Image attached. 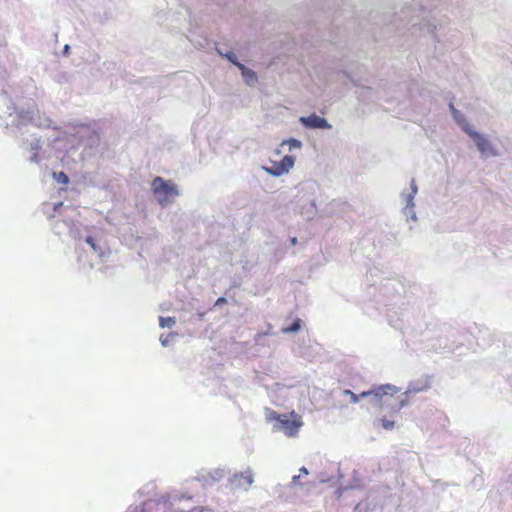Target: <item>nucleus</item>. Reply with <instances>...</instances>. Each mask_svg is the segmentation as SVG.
Here are the masks:
<instances>
[{
    "instance_id": "1",
    "label": "nucleus",
    "mask_w": 512,
    "mask_h": 512,
    "mask_svg": "<svg viewBox=\"0 0 512 512\" xmlns=\"http://www.w3.org/2000/svg\"><path fill=\"white\" fill-rule=\"evenodd\" d=\"M30 125L39 128L58 129V125L51 118L39 115L34 102L27 103L26 106L14 107L6 118V127L12 129L16 136H23L27 133Z\"/></svg>"
},
{
    "instance_id": "2",
    "label": "nucleus",
    "mask_w": 512,
    "mask_h": 512,
    "mask_svg": "<svg viewBox=\"0 0 512 512\" xmlns=\"http://www.w3.org/2000/svg\"><path fill=\"white\" fill-rule=\"evenodd\" d=\"M270 414L273 415L274 419L272 430L274 432H283L287 437H295L303 426L301 417L294 413L286 415L276 414V412L271 411Z\"/></svg>"
},
{
    "instance_id": "3",
    "label": "nucleus",
    "mask_w": 512,
    "mask_h": 512,
    "mask_svg": "<svg viewBox=\"0 0 512 512\" xmlns=\"http://www.w3.org/2000/svg\"><path fill=\"white\" fill-rule=\"evenodd\" d=\"M463 131L472 138L482 157L487 158L498 156L496 148L491 144L485 135L474 130L469 124H465L463 126Z\"/></svg>"
},
{
    "instance_id": "4",
    "label": "nucleus",
    "mask_w": 512,
    "mask_h": 512,
    "mask_svg": "<svg viewBox=\"0 0 512 512\" xmlns=\"http://www.w3.org/2000/svg\"><path fill=\"white\" fill-rule=\"evenodd\" d=\"M152 190L157 198V201L165 206L167 200L172 195H178L177 188L168 181L161 177H156L152 182Z\"/></svg>"
},
{
    "instance_id": "5",
    "label": "nucleus",
    "mask_w": 512,
    "mask_h": 512,
    "mask_svg": "<svg viewBox=\"0 0 512 512\" xmlns=\"http://www.w3.org/2000/svg\"><path fill=\"white\" fill-rule=\"evenodd\" d=\"M399 392V388L392 384H384L371 388L370 390L361 392V396L370 398V403L374 406H380L383 396L393 395Z\"/></svg>"
},
{
    "instance_id": "6",
    "label": "nucleus",
    "mask_w": 512,
    "mask_h": 512,
    "mask_svg": "<svg viewBox=\"0 0 512 512\" xmlns=\"http://www.w3.org/2000/svg\"><path fill=\"white\" fill-rule=\"evenodd\" d=\"M183 496H179V494H166L161 496L158 501L157 505L162 506L163 509H167L170 512H204L203 508H193L189 510H185V507H181L179 504L182 501Z\"/></svg>"
},
{
    "instance_id": "7",
    "label": "nucleus",
    "mask_w": 512,
    "mask_h": 512,
    "mask_svg": "<svg viewBox=\"0 0 512 512\" xmlns=\"http://www.w3.org/2000/svg\"><path fill=\"white\" fill-rule=\"evenodd\" d=\"M228 482L233 490L248 491L254 482V473L251 468L243 472H235L228 478Z\"/></svg>"
},
{
    "instance_id": "8",
    "label": "nucleus",
    "mask_w": 512,
    "mask_h": 512,
    "mask_svg": "<svg viewBox=\"0 0 512 512\" xmlns=\"http://www.w3.org/2000/svg\"><path fill=\"white\" fill-rule=\"evenodd\" d=\"M299 122L307 129H330L332 127L324 117L318 116L315 113L300 117Z\"/></svg>"
},
{
    "instance_id": "9",
    "label": "nucleus",
    "mask_w": 512,
    "mask_h": 512,
    "mask_svg": "<svg viewBox=\"0 0 512 512\" xmlns=\"http://www.w3.org/2000/svg\"><path fill=\"white\" fill-rule=\"evenodd\" d=\"M23 144L27 145L33 154L28 158L30 162L38 161L37 151L41 148V140L38 136H31V139H23Z\"/></svg>"
},
{
    "instance_id": "10",
    "label": "nucleus",
    "mask_w": 512,
    "mask_h": 512,
    "mask_svg": "<svg viewBox=\"0 0 512 512\" xmlns=\"http://www.w3.org/2000/svg\"><path fill=\"white\" fill-rule=\"evenodd\" d=\"M417 192H418V187L416 185L415 180L412 179L410 182V191L409 192L404 191L401 193V198H402L403 202L405 203L404 207L415 206L414 198H415Z\"/></svg>"
},
{
    "instance_id": "11",
    "label": "nucleus",
    "mask_w": 512,
    "mask_h": 512,
    "mask_svg": "<svg viewBox=\"0 0 512 512\" xmlns=\"http://www.w3.org/2000/svg\"><path fill=\"white\" fill-rule=\"evenodd\" d=\"M236 67L241 71L242 77L247 85L253 86L257 82V75L253 70L247 68L240 62L236 64Z\"/></svg>"
},
{
    "instance_id": "12",
    "label": "nucleus",
    "mask_w": 512,
    "mask_h": 512,
    "mask_svg": "<svg viewBox=\"0 0 512 512\" xmlns=\"http://www.w3.org/2000/svg\"><path fill=\"white\" fill-rule=\"evenodd\" d=\"M295 158L291 155H285L281 161L278 163L280 167V171L275 172V174H286L289 170L294 166Z\"/></svg>"
},
{
    "instance_id": "13",
    "label": "nucleus",
    "mask_w": 512,
    "mask_h": 512,
    "mask_svg": "<svg viewBox=\"0 0 512 512\" xmlns=\"http://www.w3.org/2000/svg\"><path fill=\"white\" fill-rule=\"evenodd\" d=\"M216 51L221 57L227 59L230 63H232L235 66L239 62L234 52L229 50L226 46H217Z\"/></svg>"
},
{
    "instance_id": "14",
    "label": "nucleus",
    "mask_w": 512,
    "mask_h": 512,
    "mask_svg": "<svg viewBox=\"0 0 512 512\" xmlns=\"http://www.w3.org/2000/svg\"><path fill=\"white\" fill-rule=\"evenodd\" d=\"M449 108L451 110L454 120L463 129V126L465 124H468L465 119V116L459 110H457L452 103L449 104Z\"/></svg>"
},
{
    "instance_id": "15",
    "label": "nucleus",
    "mask_w": 512,
    "mask_h": 512,
    "mask_svg": "<svg viewBox=\"0 0 512 512\" xmlns=\"http://www.w3.org/2000/svg\"><path fill=\"white\" fill-rule=\"evenodd\" d=\"M301 326L302 320L300 318H295L289 326L283 327L281 331L284 334L296 333L301 329Z\"/></svg>"
},
{
    "instance_id": "16",
    "label": "nucleus",
    "mask_w": 512,
    "mask_h": 512,
    "mask_svg": "<svg viewBox=\"0 0 512 512\" xmlns=\"http://www.w3.org/2000/svg\"><path fill=\"white\" fill-rule=\"evenodd\" d=\"M282 146L288 145L289 151H293L294 149H300L302 147V142L295 138H290L287 140H284L281 143Z\"/></svg>"
},
{
    "instance_id": "17",
    "label": "nucleus",
    "mask_w": 512,
    "mask_h": 512,
    "mask_svg": "<svg viewBox=\"0 0 512 512\" xmlns=\"http://www.w3.org/2000/svg\"><path fill=\"white\" fill-rule=\"evenodd\" d=\"M89 136L87 141L83 142L86 146L93 147L96 146L99 142V136L96 132L87 130Z\"/></svg>"
},
{
    "instance_id": "18",
    "label": "nucleus",
    "mask_w": 512,
    "mask_h": 512,
    "mask_svg": "<svg viewBox=\"0 0 512 512\" xmlns=\"http://www.w3.org/2000/svg\"><path fill=\"white\" fill-rule=\"evenodd\" d=\"M176 320L174 317H159V326L161 328H171L175 325Z\"/></svg>"
},
{
    "instance_id": "19",
    "label": "nucleus",
    "mask_w": 512,
    "mask_h": 512,
    "mask_svg": "<svg viewBox=\"0 0 512 512\" xmlns=\"http://www.w3.org/2000/svg\"><path fill=\"white\" fill-rule=\"evenodd\" d=\"M85 242L91 246L94 252L98 253L99 257L104 256V252L101 250V248L96 244L94 238L92 236H87L85 238Z\"/></svg>"
},
{
    "instance_id": "20",
    "label": "nucleus",
    "mask_w": 512,
    "mask_h": 512,
    "mask_svg": "<svg viewBox=\"0 0 512 512\" xmlns=\"http://www.w3.org/2000/svg\"><path fill=\"white\" fill-rule=\"evenodd\" d=\"M417 390L416 389H413V392H416ZM412 392L411 389H408L405 393H403V396L404 398L400 400V402L398 403L397 407L394 408V411L395 412H398L400 411L402 408L406 407L408 405V395Z\"/></svg>"
},
{
    "instance_id": "21",
    "label": "nucleus",
    "mask_w": 512,
    "mask_h": 512,
    "mask_svg": "<svg viewBox=\"0 0 512 512\" xmlns=\"http://www.w3.org/2000/svg\"><path fill=\"white\" fill-rule=\"evenodd\" d=\"M402 212L406 216L407 219H411L413 221L417 220L415 206L404 207Z\"/></svg>"
},
{
    "instance_id": "22",
    "label": "nucleus",
    "mask_w": 512,
    "mask_h": 512,
    "mask_svg": "<svg viewBox=\"0 0 512 512\" xmlns=\"http://www.w3.org/2000/svg\"><path fill=\"white\" fill-rule=\"evenodd\" d=\"M53 178L61 184H67L69 182V177L64 172H53Z\"/></svg>"
},
{
    "instance_id": "23",
    "label": "nucleus",
    "mask_w": 512,
    "mask_h": 512,
    "mask_svg": "<svg viewBox=\"0 0 512 512\" xmlns=\"http://www.w3.org/2000/svg\"><path fill=\"white\" fill-rule=\"evenodd\" d=\"M345 395H349L350 398H351V402L356 404L358 403L361 399L365 398V396H361V393L360 394H355L354 392H352L351 390H344L343 392Z\"/></svg>"
},
{
    "instance_id": "24",
    "label": "nucleus",
    "mask_w": 512,
    "mask_h": 512,
    "mask_svg": "<svg viewBox=\"0 0 512 512\" xmlns=\"http://www.w3.org/2000/svg\"><path fill=\"white\" fill-rule=\"evenodd\" d=\"M210 475L214 482H218L225 477V471L223 469H216Z\"/></svg>"
},
{
    "instance_id": "25",
    "label": "nucleus",
    "mask_w": 512,
    "mask_h": 512,
    "mask_svg": "<svg viewBox=\"0 0 512 512\" xmlns=\"http://www.w3.org/2000/svg\"><path fill=\"white\" fill-rule=\"evenodd\" d=\"M264 171L267 172L268 174L274 176V177H280L282 176L283 174H275V172L277 171H280V167L278 164L274 165L273 167L269 168V167H263Z\"/></svg>"
},
{
    "instance_id": "26",
    "label": "nucleus",
    "mask_w": 512,
    "mask_h": 512,
    "mask_svg": "<svg viewBox=\"0 0 512 512\" xmlns=\"http://www.w3.org/2000/svg\"><path fill=\"white\" fill-rule=\"evenodd\" d=\"M381 426L385 429V430H392L395 426V422L392 421V420H388V419H382L381 420Z\"/></svg>"
},
{
    "instance_id": "27",
    "label": "nucleus",
    "mask_w": 512,
    "mask_h": 512,
    "mask_svg": "<svg viewBox=\"0 0 512 512\" xmlns=\"http://www.w3.org/2000/svg\"><path fill=\"white\" fill-rule=\"evenodd\" d=\"M152 504V501L144 502L143 506H136L128 512H145L144 506Z\"/></svg>"
},
{
    "instance_id": "28",
    "label": "nucleus",
    "mask_w": 512,
    "mask_h": 512,
    "mask_svg": "<svg viewBox=\"0 0 512 512\" xmlns=\"http://www.w3.org/2000/svg\"><path fill=\"white\" fill-rule=\"evenodd\" d=\"M299 479H300V475L293 476L289 486L290 487H295V486L301 485L300 482H299Z\"/></svg>"
},
{
    "instance_id": "29",
    "label": "nucleus",
    "mask_w": 512,
    "mask_h": 512,
    "mask_svg": "<svg viewBox=\"0 0 512 512\" xmlns=\"http://www.w3.org/2000/svg\"><path fill=\"white\" fill-rule=\"evenodd\" d=\"M299 472H300V474H299V475H300V477H301L302 475H308V474H309L308 470H307V469H306V467H304V466H303V467H301V468L299 469Z\"/></svg>"
},
{
    "instance_id": "30",
    "label": "nucleus",
    "mask_w": 512,
    "mask_h": 512,
    "mask_svg": "<svg viewBox=\"0 0 512 512\" xmlns=\"http://www.w3.org/2000/svg\"><path fill=\"white\" fill-rule=\"evenodd\" d=\"M226 298L225 297H219L216 301V305H221L223 303H226Z\"/></svg>"
},
{
    "instance_id": "31",
    "label": "nucleus",
    "mask_w": 512,
    "mask_h": 512,
    "mask_svg": "<svg viewBox=\"0 0 512 512\" xmlns=\"http://www.w3.org/2000/svg\"><path fill=\"white\" fill-rule=\"evenodd\" d=\"M69 49H70V46H69L68 44H66V45L64 46V48H63V53H64V54H68Z\"/></svg>"
},
{
    "instance_id": "32",
    "label": "nucleus",
    "mask_w": 512,
    "mask_h": 512,
    "mask_svg": "<svg viewBox=\"0 0 512 512\" xmlns=\"http://www.w3.org/2000/svg\"><path fill=\"white\" fill-rule=\"evenodd\" d=\"M160 341H161V344L163 346H167L168 345V340L167 339H163L162 337H160Z\"/></svg>"
},
{
    "instance_id": "33",
    "label": "nucleus",
    "mask_w": 512,
    "mask_h": 512,
    "mask_svg": "<svg viewBox=\"0 0 512 512\" xmlns=\"http://www.w3.org/2000/svg\"><path fill=\"white\" fill-rule=\"evenodd\" d=\"M319 480H320V482H322V483H326V482H328V481H329V479H328V478H324V477H320V478H319Z\"/></svg>"
},
{
    "instance_id": "34",
    "label": "nucleus",
    "mask_w": 512,
    "mask_h": 512,
    "mask_svg": "<svg viewBox=\"0 0 512 512\" xmlns=\"http://www.w3.org/2000/svg\"><path fill=\"white\" fill-rule=\"evenodd\" d=\"M63 205V202H59L58 204L55 205V210L58 208V206H62Z\"/></svg>"
},
{
    "instance_id": "35",
    "label": "nucleus",
    "mask_w": 512,
    "mask_h": 512,
    "mask_svg": "<svg viewBox=\"0 0 512 512\" xmlns=\"http://www.w3.org/2000/svg\"><path fill=\"white\" fill-rule=\"evenodd\" d=\"M296 242H297V239L295 237L291 239L292 244H296Z\"/></svg>"
}]
</instances>
